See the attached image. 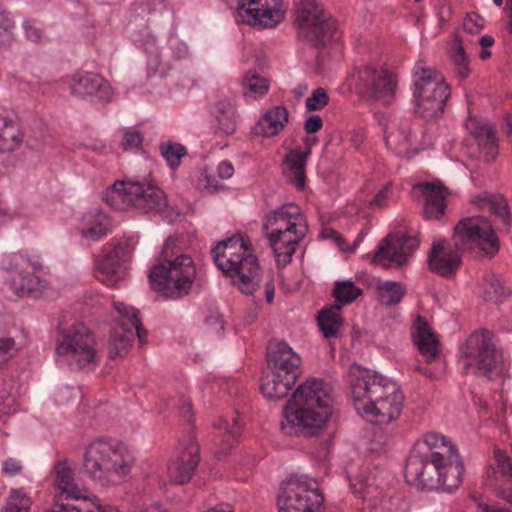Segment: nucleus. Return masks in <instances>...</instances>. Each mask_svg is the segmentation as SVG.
<instances>
[{"label": "nucleus", "mask_w": 512, "mask_h": 512, "mask_svg": "<svg viewBox=\"0 0 512 512\" xmlns=\"http://www.w3.org/2000/svg\"><path fill=\"white\" fill-rule=\"evenodd\" d=\"M56 352L66 357L69 366L92 370L98 363L97 342L90 329L82 323L72 325L58 342Z\"/></svg>", "instance_id": "nucleus-12"}, {"label": "nucleus", "mask_w": 512, "mask_h": 512, "mask_svg": "<svg viewBox=\"0 0 512 512\" xmlns=\"http://www.w3.org/2000/svg\"><path fill=\"white\" fill-rule=\"evenodd\" d=\"M423 445L427 451L422 455L430 461L447 465L451 470L453 484L462 483L464 465L456 447L444 436L435 432H429L424 436Z\"/></svg>", "instance_id": "nucleus-19"}, {"label": "nucleus", "mask_w": 512, "mask_h": 512, "mask_svg": "<svg viewBox=\"0 0 512 512\" xmlns=\"http://www.w3.org/2000/svg\"><path fill=\"white\" fill-rule=\"evenodd\" d=\"M466 127L478 144L495 133L491 126L480 124L476 119H469Z\"/></svg>", "instance_id": "nucleus-50"}, {"label": "nucleus", "mask_w": 512, "mask_h": 512, "mask_svg": "<svg viewBox=\"0 0 512 512\" xmlns=\"http://www.w3.org/2000/svg\"><path fill=\"white\" fill-rule=\"evenodd\" d=\"M195 276L196 268L190 256H181L175 262H159L149 274L153 290L172 299L187 295Z\"/></svg>", "instance_id": "nucleus-10"}, {"label": "nucleus", "mask_w": 512, "mask_h": 512, "mask_svg": "<svg viewBox=\"0 0 512 512\" xmlns=\"http://www.w3.org/2000/svg\"><path fill=\"white\" fill-rule=\"evenodd\" d=\"M388 189L389 185H386L382 190H380L371 200L370 204L372 206H382L388 197Z\"/></svg>", "instance_id": "nucleus-61"}, {"label": "nucleus", "mask_w": 512, "mask_h": 512, "mask_svg": "<svg viewBox=\"0 0 512 512\" xmlns=\"http://www.w3.org/2000/svg\"><path fill=\"white\" fill-rule=\"evenodd\" d=\"M295 23L299 38L314 48L325 47L338 32L337 20L316 0H301Z\"/></svg>", "instance_id": "nucleus-8"}, {"label": "nucleus", "mask_w": 512, "mask_h": 512, "mask_svg": "<svg viewBox=\"0 0 512 512\" xmlns=\"http://www.w3.org/2000/svg\"><path fill=\"white\" fill-rule=\"evenodd\" d=\"M413 340L421 355L426 358L427 364L432 365V367L417 365V371L428 379H438L444 366L440 356L439 341L427 322L420 316L415 324Z\"/></svg>", "instance_id": "nucleus-18"}, {"label": "nucleus", "mask_w": 512, "mask_h": 512, "mask_svg": "<svg viewBox=\"0 0 512 512\" xmlns=\"http://www.w3.org/2000/svg\"><path fill=\"white\" fill-rule=\"evenodd\" d=\"M49 141V135L42 128H35L26 138V144L33 150L42 149Z\"/></svg>", "instance_id": "nucleus-51"}, {"label": "nucleus", "mask_w": 512, "mask_h": 512, "mask_svg": "<svg viewBox=\"0 0 512 512\" xmlns=\"http://www.w3.org/2000/svg\"><path fill=\"white\" fill-rule=\"evenodd\" d=\"M14 21L0 5V46H8L14 38Z\"/></svg>", "instance_id": "nucleus-48"}, {"label": "nucleus", "mask_w": 512, "mask_h": 512, "mask_svg": "<svg viewBox=\"0 0 512 512\" xmlns=\"http://www.w3.org/2000/svg\"><path fill=\"white\" fill-rule=\"evenodd\" d=\"M55 473V503L70 502L74 503L83 496V491L79 488L74 478V471L67 461L58 462L54 467Z\"/></svg>", "instance_id": "nucleus-26"}, {"label": "nucleus", "mask_w": 512, "mask_h": 512, "mask_svg": "<svg viewBox=\"0 0 512 512\" xmlns=\"http://www.w3.org/2000/svg\"><path fill=\"white\" fill-rule=\"evenodd\" d=\"M296 380L294 374L284 375L271 370L270 374L262 378L260 389L267 399L279 400L288 395Z\"/></svg>", "instance_id": "nucleus-31"}, {"label": "nucleus", "mask_w": 512, "mask_h": 512, "mask_svg": "<svg viewBox=\"0 0 512 512\" xmlns=\"http://www.w3.org/2000/svg\"><path fill=\"white\" fill-rule=\"evenodd\" d=\"M315 139L306 138V149L304 151L292 150L285 156V163L288 167L287 176L292 184L298 189H303L305 186V168L307 158L311 155V146Z\"/></svg>", "instance_id": "nucleus-30"}, {"label": "nucleus", "mask_w": 512, "mask_h": 512, "mask_svg": "<svg viewBox=\"0 0 512 512\" xmlns=\"http://www.w3.org/2000/svg\"><path fill=\"white\" fill-rule=\"evenodd\" d=\"M458 251L456 248L453 249L444 239L434 240L428 254L430 271L442 277L454 276L462 262Z\"/></svg>", "instance_id": "nucleus-24"}, {"label": "nucleus", "mask_w": 512, "mask_h": 512, "mask_svg": "<svg viewBox=\"0 0 512 512\" xmlns=\"http://www.w3.org/2000/svg\"><path fill=\"white\" fill-rule=\"evenodd\" d=\"M483 27V19L480 15L472 13L467 15L463 22V28L469 34H477Z\"/></svg>", "instance_id": "nucleus-56"}, {"label": "nucleus", "mask_w": 512, "mask_h": 512, "mask_svg": "<svg viewBox=\"0 0 512 512\" xmlns=\"http://www.w3.org/2000/svg\"><path fill=\"white\" fill-rule=\"evenodd\" d=\"M452 239L457 250H477L490 258L500 248L499 239L490 221L482 216L461 219L454 227Z\"/></svg>", "instance_id": "nucleus-11"}, {"label": "nucleus", "mask_w": 512, "mask_h": 512, "mask_svg": "<svg viewBox=\"0 0 512 512\" xmlns=\"http://www.w3.org/2000/svg\"><path fill=\"white\" fill-rule=\"evenodd\" d=\"M70 89L75 97L101 102H110L114 94L113 88L102 76L90 72L74 74Z\"/></svg>", "instance_id": "nucleus-23"}, {"label": "nucleus", "mask_w": 512, "mask_h": 512, "mask_svg": "<svg viewBox=\"0 0 512 512\" xmlns=\"http://www.w3.org/2000/svg\"><path fill=\"white\" fill-rule=\"evenodd\" d=\"M351 486L355 489L356 492H361L362 487L368 485L367 480H364L360 477L350 478Z\"/></svg>", "instance_id": "nucleus-64"}, {"label": "nucleus", "mask_w": 512, "mask_h": 512, "mask_svg": "<svg viewBox=\"0 0 512 512\" xmlns=\"http://www.w3.org/2000/svg\"><path fill=\"white\" fill-rule=\"evenodd\" d=\"M132 248L127 242H118L113 247H105L96 259V277L102 283L114 287L121 278L126 262L130 259Z\"/></svg>", "instance_id": "nucleus-21"}, {"label": "nucleus", "mask_w": 512, "mask_h": 512, "mask_svg": "<svg viewBox=\"0 0 512 512\" xmlns=\"http://www.w3.org/2000/svg\"><path fill=\"white\" fill-rule=\"evenodd\" d=\"M362 293L351 281L337 282L333 290V296L342 305L354 301Z\"/></svg>", "instance_id": "nucleus-45"}, {"label": "nucleus", "mask_w": 512, "mask_h": 512, "mask_svg": "<svg viewBox=\"0 0 512 512\" xmlns=\"http://www.w3.org/2000/svg\"><path fill=\"white\" fill-rule=\"evenodd\" d=\"M447 468V465L430 461L427 457L417 453L409 457L405 475L423 488L450 492L457 489L461 483H452L451 470Z\"/></svg>", "instance_id": "nucleus-16"}, {"label": "nucleus", "mask_w": 512, "mask_h": 512, "mask_svg": "<svg viewBox=\"0 0 512 512\" xmlns=\"http://www.w3.org/2000/svg\"><path fill=\"white\" fill-rule=\"evenodd\" d=\"M134 457L119 444L97 440L85 450L83 465L86 473L102 486L123 483L129 476Z\"/></svg>", "instance_id": "nucleus-5"}, {"label": "nucleus", "mask_w": 512, "mask_h": 512, "mask_svg": "<svg viewBox=\"0 0 512 512\" xmlns=\"http://www.w3.org/2000/svg\"><path fill=\"white\" fill-rule=\"evenodd\" d=\"M405 293V286L398 282L387 281L377 286L378 298L386 306L398 304Z\"/></svg>", "instance_id": "nucleus-39"}, {"label": "nucleus", "mask_w": 512, "mask_h": 512, "mask_svg": "<svg viewBox=\"0 0 512 512\" xmlns=\"http://www.w3.org/2000/svg\"><path fill=\"white\" fill-rule=\"evenodd\" d=\"M418 245L419 240L416 237L399 232L388 234L380 242L373 257V263L382 265L385 269L390 267L391 262L402 266Z\"/></svg>", "instance_id": "nucleus-22"}, {"label": "nucleus", "mask_w": 512, "mask_h": 512, "mask_svg": "<svg viewBox=\"0 0 512 512\" xmlns=\"http://www.w3.org/2000/svg\"><path fill=\"white\" fill-rule=\"evenodd\" d=\"M323 126V121L320 116L318 115H311L309 116L305 123H304V129L307 134H314L318 132Z\"/></svg>", "instance_id": "nucleus-58"}, {"label": "nucleus", "mask_w": 512, "mask_h": 512, "mask_svg": "<svg viewBox=\"0 0 512 512\" xmlns=\"http://www.w3.org/2000/svg\"><path fill=\"white\" fill-rule=\"evenodd\" d=\"M16 353V342L12 337L0 338V356L3 357V362H7L14 357Z\"/></svg>", "instance_id": "nucleus-55"}, {"label": "nucleus", "mask_w": 512, "mask_h": 512, "mask_svg": "<svg viewBox=\"0 0 512 512\" xmlns=\"http://www.w3.org/2000/svg\"><path fill=\"white\" fill-rule=\"evenodd\" d=\"M459 359L465 374L491 378L502 371V351L497 348L494 334L487 329L474 331L465 339Z\"/></svg>", "instance_id": "nucleus-6"}, {"label": "nucleus", "mask_w": 512, "mask_h": 512, "mask_svg": "<svg viewBox=\"0 0 512 512\" xmlns=\"http://www.w3.org/2000/svg\"><path fill=\"white\" fill-rule=\"evenodd\" d=\"M237 10L243 22L259 28L275 27L285 14L282 0H239Z\"/></svg>", "instance_id": "nucleus-20"}, {"label": "nucleus", "mask_w": 512, "mask_h": 512, "mask_svg": "<svg viewBox=\"0 0 512 512\" xmlns=\"http://www.w3.org/2000/svg\"><path fill=\"white\" fill-rule=\"evenodd\" d=\"M2 267L4 270L17 274V277L12 279V286L21 297H40L42 292L48 288V282L40 279L34 273V270L40 268V264L30 263L20 254H12L4 258Z\"/></svg>", "instance_id": "nucleus-17"}, {"label": "nucleus", "mask_w": 512, "mask_h": 512, "mask_svg": "<svg viewBox=\"0 0 512 512\" xmlns=\"http://www.w3.org/2000/svg\"><path fill=\"white\" fill-rule=\"evenodd\" d=\"M199 446L191 440L181 455L171 462L167 476L171 483L183 485L189 482L199 464Z\"/></svg>", "instance_id": "nucleus-25"}, {"label": "nucleus", "mask_w": 512, "mask_h": 512, "mask_svg": "<svg viewBox=\"0 0 512 512\" xmlns=\"http://www.w3.org/2000/svg\"><path fill=\"white\" fill-rule=\"evenodd\" d=\"M350 376L351 398L357 412L379 426H388L400 417L404 395L395 383L368 370H357Z\"/></svg>", "instance_id": "nucleus-2"}, {"label": "nucleus", "mask_w": 512, "mask_h": 512, "mask_svg": "<svg viewBox=\"0 0 512 512\" xmlns=\"http://www.w3.org/2000/svg\"><path fill=\"white\" fill-rule=\"evenodd\" d=\"M142 141L143 137L141 133L135 130H129L125 132L120 145L123 150L136 149L141 146Z\"/></svg>", "instance_id": "nucleus-54"}, {"label": "nucleus", "mask_w": 512, "mask_h": 512, "mask_svg": "<svg viewBox=\"0 0 512 512\" xmlns=\"http://www.w3.org/2000/svg\"><path fill=\"white\" fill-rule=\"evenodd\" d=\"M217 129L226 135L236 129L235 111L229 102H219L216 105Z\"/></svg>", "instance_id": "nucleus-40"}, {"label": "nucleus", "mask_w": 512, "mask_h": 512, "mask_svg": "<svg viewBox=\"0 0 512 512\" xmlns=\"http://www.w3.org/2000/svg\"><path fill=\"white\" fill-rule=\"evenodd\" d=\"M181 406H180V412L182 416L188 421H192V404L188 399H182L181 400Z\"/></svg>", "instance_id": "nucleus-62"}, {"label": "nucleus", "mask_w": 512, "mask_h": 512, "mask_svg": "<svg viewBox=\"0 0 512 512\" xmlns=\"http://www.w3.org/2000/svg\"><path fill=\"white\" fill-rule=\"evenodd\" d=\"M419 189L425 199L424 215L427 219H439L445 213L446 197L449 192L447 188L440 182H423L415 186Z\"/></svg>", "instance_id": "nucleus-27"}, {"label": "nucleus", "mask_w": 512, "mask_h": 512, "mask_svg": "<svg viewBox=\"0 0 512 512\" xmlns=\"http://www.w3.org/2000/svg\"><path fill=\"white\" fill-rule=\"evenodd\" d=\"M278 266H286L300 241L304 238L307 226L297 205L288 203L269 214L263 225Z\"/></svg>", "instance_id": "nucleus-4"}, {"label": "nucleus", "mask_w": 512, "mask_h": 512, "mask_svg": "<svg viewBox=\"0 0 512 512\" xmlns=\"http://www.w3.org/2000/svg\"><path fill=\"white\" fill-rule=\"evenodd\" d=\"M27 39L32 42H40L44 36L43 31L32 21H26L23 25Z\"/></svg>", "instance_id": "nucleus-57"}, {"label": "nucleus", "mask_w": 512, "mask_h": 512, "mask_svg": "<svg viewBox=\"0 0 512 512\" xmlns=\"http://www.w3.org/2000/svg\"><path fill=\"white\" fill-rule=\"evenodd\" d=\"M234 174V167L231 162L223 161L217 167V175L221 179H229Z\"/></svg>", "instance_id": "nucleus-60"}, {"label": "nucleus", "mask_w": 512, "mask_h": 512, "mask_svg": "<svg viewBox=\"0 0 512 512\" xmlns=\"http://www.w3.org/2000/svg\"><path fill=\"white\" fill-rule=\"evenodd\" d=\"M88 225L89 227L83 232V235L94 241L106 235L109 230V220L104 213L95 214Z\"/></svg>", "instance_id": "nucleus-46"}, {"label": "nucleus", "mask_w": 512, "mask_h": 512, "mask_svg": "<svg viewBox=\"0 0 512 512\" xmlns=\"http://www.w3.org/2000/svg\"><path fill=\"white\" fill-rule=\"evenodd\" d=\"M355 89L365 101L389 106L396 100L398 77L381 67L364 66L358 70Z\"/></svg>", "instance_id": "nucleus-14"}, {"label": "nucleus", "mask_w": 512, "mask_h": 512, "mask_svg": "<svg viewBox=\"0 0 512 512\" xmlns=\"http://www.w3.org/2000/svg\"><path fill=\"white\" fill-rule=\"evenodd\" d=\"M160 151L172 168L178 167L180 160L186 155V148L179 143H162L160 145Z\"/></svg>", "instance_id": "nucleus-47"}, {"label": "nucleus", "mask_w": 512, "mask_h": 512, "mask_svg": "<svg viewBox=\"0 0 512 512\" xmlns=\"http://www.w3.org/2000/svg\"><path fill=\"white\" fill-rule=\"evenodd\" d=\"M21 470L22 466L17 459L9 458L3 462V471L9 476L19 474Z\"/></svg>", "instance_id": "nucleus-59"}, {"label": "nucleus", "mask_w": 512, "mask_h": 512, "mask_svg": "<svg viewBox=\"0 0 512 512\" xmlns=\"http://www.w3.org/2000/svg\"><path fill=\"white\" fill-rule=\"evenodd\" d=\"M277 503L278 512H322L324 496L316 481L292 476L283 482Z\"/></svg>", "instance_id": "nucleus-13"}, {"label": "nucleus", "mask_w": 512, "mask_h": 512, "mask_svg": "<svg viewBox=\"0 0 512 512\" xmlns=\"http://www.w3.org/2000/svg\"><path fill=\"white\" fill-rule=\"evenodd\" d=\"M289 113L286 107L276 106L268 110L254 127V133L263 137L277 135L288 122Z\"/></svg>", "instance_id": "nucleus-32"}, {"label": "nucleus", "mask_w": 512, "mask_h": 512, "mask_svg": "<svg viewBox=\"0 0 512 512\" xmlns=\"http://www.w3.org/2000/svg\"><path fill=\"white\" fill-rule=\"evenodd\" d=\"M414 77L415 113L427 120L439 118L451 95L449 85L438 71L429 67L416 66Z\"/></svg>", "instance_id": "nucleus-7"}, {"label": "nucleus", "mask_w": 512, "mask_h": 512, "mask_svg": "<svg viewBox=\"0 0 512 512\" xmlns=\"http://www.w3.org/2000/svg\"><path fill=\"white\" fill-rule=\"evenodd\" d=\"M329 95L322 87L315 89L312 95L305 101V106L308 111H318L326 107L329 103Z\"/></svg>", "instance_id": "nucleus-49"}, {"label": "nucleus", "mask_w": 512, "mask_h": 512, "mask_svg": "<svg viewBox=\"0 0 512 512\" xmlns=\"http://www.w3.org/2000/svg\"><path fill=\"white\" fill-rule=\"evenodd\" d=\"M318 325L325 338L336 337L342 326L341 306L324 307L318 315Z\"/></svg>", "instance_id": "nucleus-36"}, {"label": "nucleus", "mask_w": 512, "mask_h": 512, "mask_svg": "<svg viewBox=\"0 0 512 512\" xmlns=\"http://www.w3.org/2000/svg\"><path fill=\"white\" fill-rule=\"evenodd\" d=\"M120 318L116 321L108 342V358L124 356L133 344L135 334L140 343L146 341L147 332L142 326L139 311L123 302H114Z\"/></svg>", "instance_id": "nucleus-15"}, {"label": "nucleus", "mask_w": 512, "mask_h": 512, "mask_svg": "<svg viewBox=\"0 0 512 512\" xmlns=\"http://www.w3.org/2000/svg\"><path fill=\"white\" fill-rule=\"evenodd\" d=\"M473 203L481 208H487L489 211L498 216L506 226L511 224V216L509 206L506 199L501 195H491L483 193L476 196Z\"/></svg>", "instance_id": "nucleus-35"}, {"label": "nucleus", "mask_w": 512, "mask_h": 512, "mask_svg": "<svg viewBox=\"0 0 512 512\" xmlns=\"http://www.w3.org/2000/svg\"><path fill=\"white\" fill-rule=\"evenodd\" d=\"M399 131L403 136V140L397 144L396 149L398 153L408 157L417 153L418 148L414 146L416 143L417 133L413 129L412 125L409 122H404L399 127Z\"/></svg>", "instance_id": "nucleus-41"}, {"label": "nucleus", "mask_w": 512, "mask_h": 512, "mask_svg": "<svg viewBox=\"0 0 512 512\" xmlns=\"http://www.w3.org/2000/svg\"><path fill=\"white\" fill-rule=\"evenodd\" d=\"M478 145L486 161L490 162L496 158L498 154V147L496 144L495 133L489 138H486L484 141L480 142Z\"/></svg>", "instance_id": "nucleus-53"}, {"label": "nucleus", "mask_w": 512, "mask_h": 512, "mask_svg": "<svg viewBox=\"0 0 512 512\" xmlns=\"http://www.w3.org/2000/svg\"><path fill=\"white\" fill-rule=\"evenodd\" d=\"M213 427L217 431L215 443L219 446L218 454H226L235 445L241 434L239 419L233 417L232 423L226 419H220L213 424Z\"/></svg>", "instance_id": "nucleus-33"}, {"label": "nucleus", "mask_w": 512, "mask_h": 512, "mask_svg": "<svg viewBox=\"0 0 512 512\" xmlns=\"http://www.w3.org/2000/svg\"><path fill=\"white\" fill-rule=\"evenodd\" d=\"M483 294L487 301H499L502 297L510 294V290L505 287L501 276L491 271H487L483 275Z\"/></svg>", "instance_id": "nucleus-37"}, {"label": "nucleus", "mask_w": 512, "mask_h": 512, "mask_svg": "<svg viewBox=\"0 0 512 512\" xmlns=\"http://www.w3.org/2000/svg\"><path fill=\"white\" fill-rule=\"evenodd\" d=\"M25 138L20 123L7 111L0 109V152L18 149Z\"/></svg>", "instance_id": "nucleus-29"}, {"label": "nucleus", "mask_w": 512, "mask_h": 512, "mask_svg": "<svg viewBox=\"0 0 512 512\" xmlns=\"http://www.w3.org/2000/svg\"><path fill=\"white\" fill-rule=\"evenodd\" d=\"M181 256H188L183 253L181 239L178 236H169L165 241L160 253V262L180 261Z\"/></svg>", "instance_id": "nucleus-43"}, {"label": "nucleus", "mask_w": 512, "mask_h": 512, "mask_svg": "<svg viewBox=\"0 0 512 512\" xmlns=\"http://www.w3.org/2000/svg\"><path fill=\"white\" fill-rule=\"evenodd\" d=\"M30 497L21 490H12L3 512H29L31 507Z\"/></svg>", "instance_id": "nucleus-44"}, {"label": "nucleus", "mask_w": 512, "mask_h": 512, "mask_svg": "<svg viewBox=\"0 0 512 512\" xmlns=\"http://www.w3.org/2000/svg\"><path fill=\"white\" fill-rule=\"evenodd\" d=\"M105 200L113 208H135L143 212L161 211L167 206L164 192L155 185L136 181H117L107 191Z\"/></svg>", "instance_id": "nucleus-9"}, {"label": "nucleus", "mask_w": 512, "mask_h": 512, "mask_svg": "<svg viewBox=\"0 0 512 512\" xmlns=\"http://www.w3.org/2000/svg\"><path fill=\"white\" fill-rule=\"evenodd\" d=\"M448 55L457 76L466 79L471 73L470 59L466 53L464 41L457 33L450 37Z\"/></svg>", "instance_id": "nucleus-34"}, {"label": "nucleus", "mask_w": 512, "mask_h": 512, "mask_svg": "<svg viewBox=\"0 0 512 512\" xmlns=\"http://www.w3.org/2000/svg\"><path fill=\"white\" fill-rule=\"evenodd\" d=\"M197 187L208 192H216L224 188V186L215 178V176L203 170L198 178Z\"/></svg>", "instance_id": "nucleus-52"}, {"label": "nucleus", "mask_w": 512, "mask_h": 512, "mask_svg": "<svg viewBox=\"0 0 512 512\" xmlns=\"http://www.w3.org/2000/svg\"><path fill=\"white\" fill-rule=\"evenodd\" d=\"M268 363L271 370L281 374H294V378H298L301 374V359L285 342L277 343L269 351Z\"/></svg>", "instance_id": "nucleus-28"}, {"label": "nucleus", "mask_w": 512, "mask_h": 512, "mask_svg": "<svg viewBox=\"0 0 512 512\" xmlns=\"http://www.w3.org/2000/svg\"><path fill=\"white\" fill-rule=\"evenodd\" d=\"M46 512H104L98 500L81 496L74 503L59 502Z\"/></svg>", "instance_id": "nucleus-38"}, {"label": "nucleus", "mask_w": 512, "mask_h": 512, "mask_svg": "<svg viewBox=\"0 0 512 512\" xmlns=\"http://www.w3.org/2000/svg\"><path fill=\"white\" fill-rule=\"evenodd\" d=\"M243 85L246 89L245 96H263L268 92L269 82L266 78L256 74L248 73L243 79Z\"/></svg>", "instance_id": "nucleus-42"}, {"label": "nucleus", "mask_w": 512, "mask_h": 512, "mask_svg": "<svg viewBox=\"0 0 512 512\" xmlns=\"http://www.w3.org/2000/svg\"><path fill=\"white\" fill-rule=\"evenodd\" d=\"M217 267L244 294H253L259 285L260 266L248 242L233 236L212 250Z\"/></svg>", "instance_id": "nucleus-3"}, {"label": "nucleus", "mask_w": 512, "mask_h": 512, "mask_svg": "<svg viewBox=\"0 0 512 512\" xmlns=\"http://www.w3.org/2000/svg\"><path fill=\"white\" fill-rule=\"evenodd\" d=\"M321 236L322 238H331L334 239L335 241H338L341 238L339 233L332 228H324L321 231Z\"/></svg>", "instance_id": "nucleus-63"}, {"label": "nucleus", "mask_w": 512, "mask_h": 512, "mask_svg": "<svg viewBox=\"0 0 512 512\" xmlns=\"http://www.w3.org/2000/svg\"><path fill=\"white\" fill-rule=\"evenodd\" d=\"M332 408V387L322 379L310 378L287 401L280 428L290 436H319L327 427Z\"/></svg>", "instance_id": "nucleus-1"}]
</instances>
